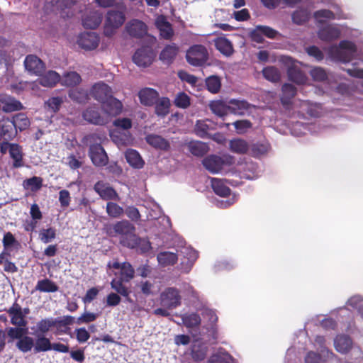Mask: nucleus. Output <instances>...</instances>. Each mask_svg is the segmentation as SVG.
<instances>
[{"mask_svg": "<svg viewBox=\"0 0 363 363\" xmlns=\"http://www.w3.org/2000/svg\"><path fill=\"white\" fill-rule=\"evenodd\" d=\"M106 211L108 216L114 218L121 217L124 213V210L121 206L116 203L111 201L107 203Z\"/></svg>", "mask_w": 363, "mask_h": 363, "instance_id": "nucleus-53", "label": "nucleus"}, {"mask_svg": "<svg viewBox=\"0 0 363 363\" xmlns=\"http://www.w3.org/2000/svg\"><path fill=\"white\" fill-rule=\"evenodd\" d=\"M125 281L114 278L111 281V289L116 291V294L123 296L125 301L128 303H133V299L130 298V290L124 284Z\"/></svg>", "mask_w": 363, "mask_h": 363, "instance_id": "nucleus-23", "label": "nucleus"}, {"mask_svg": "<svg viewBox=\"0 0 363 363\" xmlns=\"http://www.w3.org/2000/svg\"><path fill=\"white\" fill-rule=\"evenodd\" d=\"M334 346L338 352L346 354L351 350L352 341L348 335H339L334 340Z\"/></svg>", "mask_w": 363, "mask_h": 363, "instance_id": "nucleus-24", "label": "nucleus"}, {"mask_svg": "<svg viewBox=\"0 0 363 363\" xmlns=\"http://www.w3.org/2000/svg\"><path fill=\"white\" fill-rule=\"evenodd\" d=\"M125 30L133 38H142L147 34V27L143 21L133 19L126 24Z\"/></svg>", "mask_w": 363, "mask_h": 363, "instance_id": "nucleus-11", "label": "nucleus"}, {"mask_svg": "<svg viewBox=\"0 0 363 363\" xmlns=\"http://www.w3.org/2000/svg\"><path fill=\"white\" fill-rule=\"evenodd\" d=\"M82 118L89 123L104 125L107 123V120L101 116L99 108L89 106L82 113Z\"/></svg>", "mask_w": 363, "mask_h": 363, "instance_id": "nucleus-14", "label": "nucleus"}, {"mask_svg": "<svg viewBox=\"0 0 363 363\" xmlns=\"http://www.w3.org/2000/svg\"><path fill=\"white\" fill-rule=\"evenodd\" d=\"M208 363H233V359L228 353H220L213 354L209 358Z\"/></svg>", "mask_w": 363, "mask_h": 363, "instance_id": "nucleus-58", "label": "nucleus"}, {"mask_svg": "<svg viewBox=\"0 0 363 363\" xmlns=\"http://www.w3.org/2000/svg\"><path fill=\"white\" fill-rule=\"evenodd\" d=\"M210 108L213 113L218 116L227 115L229 111L228 106L222 101H215L210 104Z\"/></svg>", "mask_w": 363, "mask_h": 363, "instance_id": "nucleus-52", "label": "nucleus"}, {"mask_svg": "<svg viewBox=\"0 0 363 363\" xmlns=\"http://www.w3.org/2000/svg\"><path fill=\"white\" fill-rule=\"evenodd\" d=\"M13 123L16 131L22 132L28 129L30 125V122L28 116L23 113H18L10 118Z\"/></svg>", "mask_w": 363, "mask_h": 363, "instance_id": "nucleus-36", "label": "nucleus"}, {"mask_svg": "<svg viewBox=\"0 0 363 363\" xmlns=\"http://www.w3.org/2000/svg\"><path fill=\"white\" fill-rule=\"evenodd\" d=\"M35 289L40 292L53 293L57 291L59 287L53 281L45 278L37 282Z\"/></svg>", "mask_w": 363, "mask_h": 363, "instance_id": "nucleus-38", "label": "nucleus"}, {"mask_svg": "<svg viewBox=\"0 0 363 363\" xmlns=\"http://www.w3.org/2000/svg\"><path fill=\"white\" fill-rule=\"evenodd\" d=\"M113 125L123 130H128L132 128V121L128 118H119L116 119Z\"/></svg>", "mask_w": 363, "mask_h": 363, "instance_id": "nucleus-63", "label": "nucleus"}, {"mask_svg": "<svg viewBox=\"0 0 363 363\" xmlns=\"http://www.w3.org/2000/svg\"><path fill=\"white\" fill-rule=\"evenodd\" d=\"M60 81V76L55 71H49L39 79V83L46 87H53Z\"/></svg>", "mask_w": 363, "mask_h": 363, "instance_id": "nucleus-39", "label": "nucleus"}, {"mask_svg": "<svg viewBox=\"0 0 363 363\" xmlns=\"http://www.w3.org/2000/svg\"><path fill=\"white\" fill-rule=\"evenodd\" d=\"M215 47L226 57L231 56L234 52L232 43L224 37H220L215 40Z\"/></svg>", "mask_w": 363, "mask_h": 363, "instance_id": "nucleus-32", "label": "nucleus"}, {"mask_svg": "<svg viewBox=\"0 0 363 363\" xmlns=\"http://www.w3.org/2000/svg\"><path fill=\"white\" fill-rule=\"evenodd\" d=\"M270 145L268 143H257L250 147V155L254 157H259L265 155L269 150Z\"/></svg>", "mask_w": 363, "mask_h": 363, "instance_id": "nucleus-51", "label": "nucleus"}, {"mask_svg": "<svg viewBox=\"0 0 363 363\" xmlns=\"http://www.w3.org/2000/svg\"><path fill=\"white\" fill-rule=\"evenodd\" d=\"M125 13L121 11L111 9L106 15L104 33L107 37L112 36L116 30L125 22Z\"/></svg>", "mask_w": 363, "mask_h": 363, "instance_id": "nucleus-3", "label": "nucleus"}, {"mask_svg": "<svg viewBox=\"0 0 363 363\" xmlns=\"http://www.w3.org/2000/svg\"><path fill=\"white\" fill-rule=\"evenodd\" d=\"M153 60V52L150 48L143 47L138 49L133 56V61L140 67H146Z\"/></svg>", "mask_w": 363, "mask_h": 363, "instance_id": "nucleus-9", "label": "nucleus"}, {"mask_svg": "<svg viewBox=\"0 0 363 363\" xmlns=\"http://www.w3.org/2000/svg\"><path fill=\"white\" fill-rule=\"evenodd\" d=\"M108 267L109 268L120 269V277L118 279L124 280L125 282L130 281L135 277V269L130 263L128 262L123 263L114 262L112 264L108 263Z\"/></svg>", "mask_w": 363, "mask_h": 363, "instance_id": "nucleus-13", "label": "nucleus"}, {"mask_svg": "<svg viewBox=\"0 0 363 363\" xmlns=\"http://www.w3.org/2000/svg\"><path fill=\"white\" fill-rule=\"evenodd\" d=\"M98 315L94 313L84 312L77 319V324L89 323L96 320Z\"/></svg>", "mask_w": 363, "mask_h": 363, "instance_id": "nucleus-64", "label": "nucleus"}, {"mask_svg": "<svg viewBox=\"0 0 363 363\" xmlns=\"http://www.w3.org/2000/svg\"><path fill=\"white\" fill-rule=\"evenodd\" d=\"M202 164L210 172L216 174L222 169L224 162L220 157L211 155L205 157L202 161Z\"/></svg>", "mask_w": 363, "mask_h": 363, "instance_id": "nucleus-20", "label": "nucleus"}, {"mask_svg": "<svg viewBox=\"0 0 363 363\" xmlns=\"http://www.w3.org/2000/svg\"><path fill=\"white\" fill-rule=\"evenodd\" d=\"M281 92V102L284 106H286L291 104V100L296 96L297 90L294 85L285 83L282 85Z\"/></svg>", "mask_w": 363, "mask_h": 363, "instance_id": "nucleus-33", "label": "nucleus"}, {"mask_svg": "<svg viewBox=\"0 0 363 363\" xmlns=\"http://www.w3.org/2000/svg\"><path fill=\"white\" fill-rule=\"evenodd\" d=\"M9 156L13 160L12 167L18 169L24 166L23 147L18 143L11 145Z\"/></svg>", "mask_w": 363, "mask_h": 363, "instance_id": "nucleus-22", "label": "nucleus"}, {"mask_svg": "<svg viewBox=\"0 0 363 363\" xmlns=\"http://www.w3.org/2000/svg\"><path fill=\"white\" fill-rule=\"evenodd\" d=\"M357 52V47L355 44L349 40H342L339 43V49L335 50V57L341 62H350L355 53Z\"/></svg>", "mask_w": 363, "mask_h": 363, "instance_id": "nucleus-6", "label": "nucleus"}, {"mask_svg": "<svg viewBox=\"0 0 363 363\" xmlns=\"http://www.w3.org/2000/svg\"><path fill=\"white\" fill-rule=\"evenodd\" d=\"M158 263L162 267L173 266L178 261V256L176 253L164 251L157 255Z\"/></svg>", "mask_w": 363, "mask_h": 363, "instance_id": "nucleus-34", "label": "nucleus"}, {"mask_svg": "<svg viewBox=\"0 0 363 363\" xmlns=\"http://www.w3.org/2000/svg\"><path fill=\"white\" fill-rule=\"evenodd\" d=\"M156 26L160 30V34L162 38L170 40L174 35L172 26L167 21L164 16H160L157 18Z\"/></svg>", "mask_w": 363, "mask_h": 363, "instance_id": "nucleus-21", "label": "nucleus"}, {"mask_svg": "<svg viewBox=\"0 0 363 363\" xmlns=\"http://www.w3.org/2000/svg\"><path fill=\"white\" fill-rule=\"evenodd\" d=\"M125 157L127 162L133 168L141 169L145 164L144 160L135 150H127L125 153Z\"/></svg>", "mask_w": 363, "mask_h": 363, "instance_id": "nucleus-28", "label": "nucleus"}, {"mask_svg": "<svg viewBox=\"0 0 363 363\" xmlns=\"http://www.w3.org/2000/svg\"><path fill=\"white\" fill-rule=\"evenodd\" d=\"M102 21V16L98 11L89 13L82 19V25L85 28L96 29Z\"/></svg>", "mask_w": 363, "mask_h": 363, "instance_id": "nucleus-27", "label": "nucleus"}, {"mask_svg": "<svg viewBox=\"0 0 363 363\" xmlns=\"http://www.w3.org/2000/svg\"><path fill=\"white\" fill-rule=\"evenodd\" d=\"M312 79L316 82H324L328 79L325 70L321 67H316L310 71Z\"/></svg>", "mask_w": 363, "mask_h": 363, "instance_id": "nucleus-60", "label": "nucleus"}, {"mask_svg": "<svg viewBox=\"0 0 363 363\" xmlns=\"http://www.w3.org/2000/svg\"><path fill=\"white\" fill-rule=\"evenodd\" d=\"M207 90L212 94H217L221 88L220 78L216 75H211L206 79Z\"/></svg>", "mask_w": 363, "mask_h": 363, "instance_id": "nucleus-48", "label": "nucleus"}, {"mask_svg": "<svg viewBox=\"0 0 363 363\" xmlns=\"http://www.w3.org/2000/svg\"><path fill=\"white\" fill-rule=\"evenodd\" d=\"M17 135L16 128L9 118H4L0 121V141L13 140Z\"/></svg>", "mask_w": 363, "mask_h": 363, "instance_id": "nucleus-15", "label": "nucleus"}, {"mask_svg": "<svg viewBox=\"0 0 363 363\" xmlns=\"http://www.w3.org/2000/svg\"><path fill=\"white\" fill-rule=\"evenodd\" d=\"M229 146L232 152L238 154H245L250 148L247 142L240 138L231 140Z\"/></svg>", "mask_w": 363, "mask_h": 363, "instance_id": "nucleus-43", "label": "nucleus"}, {"mask_svg": "<svg viewBox=\"0 0 363 363\" xmlns=\"http://www.w3.org/2000/svg\"><path fill=\"white\" fill-rule=\"evenodd\" d=\"M52 327H54L53 318H44L37 323L36 332L41 333L40 335H44Z\"/></svg>", "mask_w": 363, "mask_h": 363, "instance_id": "nucleus-56", "label": "nucleus"}, {"mask_svg": "<svg viewBox=\"0 0 363 363\" xmlns=\"http://www.w3.org/2000/svg\"><path fill=\"white\" fill-rule=\"evenodd\" d=\"M147 143L163 151H168L170 149V143L165 138L158 135H148L146 137Z\"/></svg>", "mask_w": 363, "mask_h": 363, "instance_id": "nucleus-25", "label": "nucleus"}, {"mask_svg": "<svg viewBox=\"0 0 363 363\" xmlns=\"http://www.w3.org/2000/svg\"><path fill=\"white\" fill-rule=\"evenodd\" d=\"M54 327L62 333H67L69 329V326L72 325L74 322V318L71 315H64L60 318H53Z\"/></svg>", "mask_w": 363, "mask_h": 363, "instance_id": "nucleus-40", "label": "nucleus"}, {"mask_svg": "<svg viewBox=\"0 0 363 363\" xmlns=\"http://www.w3.org/2000/svg\"><path fill=\"white\" fill-rule=\"evenodd\" d=\"M233 125L239 134L245 133L247 129L252 127V123L248 120H238L235 121Z\"/></svg>", "mask_w": 363, "mask_h": 363, "instance_id": "nucleus-62", "label": "nucleus"}, {"mask_svg": "<svg viewBox=\"0 0 363 363\" xmlns=\"http://www.w3.org/2000/svg\"><path fill=\"white\" fill-rule=\"evenodd\" d=\"M101 108L106 115L116 117L122 113L123 105L120 100L112 96L101 104Z\"/></svg>", "mask_w": 363, "mask_h": 363, "instance_id": "nucleus-16", "label": "nucleus"}, {"mask_svg": "<svg viewBox=\"0 0 363 363\" xmlns=\"http://www.w3.org/2000/svg\"><path fill=\"white\" fill-rule=\"evenodd\" d=\"M94 189L103 200H119L118 193L108 184L99 181L94 184Z\"/></svg>", "mask_w": 363, "mask_h": 363, "instance_id": "nucleus-12", "label": "nucleus"}, {"mask_svg": "<svg viewBox=\"0 0 363 363\" xmlns=\"http://www.w3.org/2000/svg\"><path fill=\"white\" fill-rule=\"evenodd\" d=\"M252 108V105L246 100L230 99L229 101V112L238 116H243Z\"/></svg>", "mask_w": 363, "mask_h": 363, "instance_id": "nucleus-19", "label": "nucleus"}, {"mask_svg": "<svg viewBox=\"0 0 363 363\" xmlns=\"http://www.w3.org/2000/svg\"><path fill=\"white\" fill-rule=\"evenodd\" d=\"M35 341L33 338L28 335H23L16 343V347L23 353H26L33 348Z\"/></svg>", "mask_w": 363, "mask_h": 363, "instance_id": "nucleus-44", "label": "nucleus"}, {"mask_svg": "<svg viewBox=\"0 0 363 363\" xmlns=\"http://www.w3.org/2000/svg\"><path fill=\"white\" fill-rule=\"evenodd\" d=\"M138 97L140 103L146 106H152L156 102L159 97V93L157 90L145 87L140 90Z\"/></svg>", "mask_w": 363, "mask_h": 363, "instance_id": "nucleus-18", "label": "nucleus"}, {"mask_svg": "<svg viewBox=\"0 0 363 363\" xmlns=\"http://www.w3.org/2000/svg\"><path fill=\"white\" fill-rule=\"evenodd\" d=\"M188 150L194 156L201 157L208 151V145L201 141L192 140L186 144Z\"/></svg>", "mask_w": 363, "mask_h": 363, "instance_id": "nucleus-31", "label": "nucleus"}, {"mask_svg": "<svg viewBox=\"0 0 363 363\" xmlns=\"http://www.w3.org/2000/svg\"><path fill=\"white\" fill-rule=\"evenodd\" d=\"M340 31L337 28L328 26L318 32V37L324 41H332L336 40L340 37Z\"/></svg>", "mask_w": 363, "mask_h": 363, "instance_id": "nucleus-35", "label": "nucleus"}, {"mask_svg": "<svg viewBox=\"0 0 363 363\" xmlns=\"http://www.w3.org/2000/svg\"><path fill=\"white\" fill-rule=\"evenodd\" d=\"M309 18L307 11L303 9L296 10L292 14V20L294 23L301 25L308 21Z\"/></svg>", "mask_w": 363, "mask_h": 363, "instance_id": "nucleus-59", "label": "nucleus"}, {"mask_svg": "<svg viewBox=\"0 0 363 363\" xmlns=\"http://www.w3.org/2000/svg\"><path fill=\"white\" fill-rule=\"evenodd\" d=\"M23 186L25 189H30L31 191L35 192L42 188L43 179L40 177L34 176L25 179L23 182Z\"/></svg>", "mask_w": 363, "mask_h": 363, "instance_id": "nucleus-49", "label": "nucleus"}, {"mask_svg": "<svg viewBox=\"0 0 363 363\" xmlns=\"http://www.w3.org/2000/svg\"><path fill=\"white\" fill-rule=\"evenodd\" d=\"M82 142L89 145V156L96 167L106 166L108 161V155L101 145V139L96 134L86 135Z\"/></svg>", "mask_w": 363, "mask_h": 363, "instance_id": "nucleus-2", "label": "nucleus"}, {"mask_svg": "<svg viewBox=\"0 0 363 363\" xmlns=\"http://www.w3.org/2000/svg\"><path fill=\"white\" fill-rule=\"evenodd\" d=\"M314 18L320 23H323L322 18L334 19L335 13L328 9H320L316 11L313 14Z\"/></svg>", "mask_w": 363, "mask_h": 363, "instance_id": "nucleus-61", "label": "nucleus"}, {"mask_svg": "<svg viewBox=\"0 0 363 363\" xmlns=\"http://www.w3.org/2000/svg\"><path fill=\"white\" fill-rule=\"evenodd\" d=\"M3 104L2 111L5 113H11L23 109V106L18 100L13 97H9L1 101Z\"/></svg>", "mask_w": 363, "mask_h": 363, "instance_id": "nucleus-41", "label": "nucleus"}, {"mask_svg": "<svg viewBox=\"0 0 363 363\" xmlns=\"http://www.w3.org/2000/svg\"><path fill=\"white\" fill-rule=\"evenodd\" d=\"M56 237V230L54 228L42 229L39 233V238L43 243H48Z\"/></svg>", "mask_w": 363, "mask_h": 363, "instance_id": "nucleus-57", "label": "nucleus"}, {"mask_svg": "<svg viewBox=\"0 0 363 363\" xmlns=\"http://www.w3.org/2000/svg\"><path fill=\"white\" fill-rule=\"evenodd\" d=\"M119 236V243L128 249L135 250L140 254L148 252L151 249V242L147 238H140L135 233V227L130 221L122 220L112 225L109 235Z\"/></svg>", "mask_w": 363, "mask_h": 363, "instance_id": "nucleus-1", "label": "nucleus"}, {"mask_svg": "<svg viewBox=\"0 0 363 363\" xmlns=\"http://www.w3.org/2000/svg\"><path fill=\"white\" fill-rule=\"evenodd\" d=\"M160 304L167 309H174L182 304L180 291L175 287H167L160 296Z\"/></svg>", "mask_w": 363, "mask_h": 363, "instance_id": "nucleus-5", "label": "nucleus"}, {"mask_svg": "<svg viewBox=\"0 0 363 363\" xmlns=\"http://www.w3.org/2000/svg\"><path fill=\"white\" fill-rule=\"evenodd\" d=\"M207 122V121L199 120L195 125L194 132L196 135L201 138L208 137V131L213 129V127Z\"/></svg>", "mask_w": 363, "mask_h": 363, "instance_id": "nucleus-50", "label": "nucleus"}, {"mask_svg": "<svg viewBox=\"0 0 363 363\" xmlns=\"http://www.w3.org/2000/svg\"><path fill=\"white\" fill-rule=\"evenodd\" d=\"M182 320L184 325L189 328L199 327L201 323V318L200 315L196 313L184 314L182 315Z\"/></svg>", "mask_w": 363, "mask_h": 363, "instance_id": "nucleus-46", "label": "nucleus"}, {"mask_svg": "<svg viewBox=\"0 0 363 363\" xmlns=\"http://www.w3.org/2000/svg\"><path fill=\"white\" fill-rule=\"evenodd\" d=\"M186 59L192 66L202 67L208 60V52L203 45H194L186 51Z\"/></svg>", "mask_w": 363, "mask_h": 363, "instance_id": "nucleus-4", "label": "nucleus"}, {"mask_svg": "<svg viewBox=\"0 0 363 363\" xmlns=\"http://www.w3.org/2000/svg\"><path fill=\"white\" fill-rule=\"evenodd\" d=\"M263 77L272 82H278L281 79V74L278 68L274 66H268L262 69Z\"/></svg>", "mask_w": 363, "mask_h": 363, "instance_id": "nucleus-47", "label": "nucleus"}, {"mask_svg": "<svg viewBox=\"0 0 363 363\" xmlns=\"http://www.w3.org/2000/svg\"><path fill=\"white\" fill-rule=\"evenodd\" d=\"M24 66L28 72L37 76H42L45 69L44 62L34 55H28L26 57Z\"/></svg>", "mask_w": 363, "mask_h": 363, "instance_id": "nucleus-8", "label": "nucleus"}, {"mask_svg": "<svg viewBox=\"0 0 363 363\" xmlns=\"http://www.w3.org/2000/svg\"><path fill=\"white\" fill-rule=\"evenodd\" d=\"M30 214L33 220H34V222H31V223L29 225V228H26L27 230H33L36 227L37 220L42 219L43 215L42 212L40 210V208L37 203H33L31 205Z\"/></svg>", "mask_w": 363, "mask_h": 363, "instance_id": "nucleus-54", "label": "nucleus"}, {"mask_svg": "<svg viewBox=\"0 0 363 363\" xmlns=\"http://www.w3.org/2000/svg\"><path fill=\"white\" fill-rule=\"evenodd\" d=\"M179 47L175 43L167 45L160 54V60L166 64H171L176 57Z\"/></svg>", "mask_w": 363, "mask_h": 363, "instance_id": "nucleus-26", "label": "nucleus"}, {"mask_svg": "<svg viewBox=\"0 0 363 363\" xmlns=\"http://www.w3.org/2000/svg\"><path fill=\"white\" fill-rule=\"evenodd\" d=\"M155 113L157 116L164 118L169 113L170 100L167 97H161L156 100L155 103Z\"/></svg>", "mask_w": 363, "mask_h": 363, "instance_id": "nucleus-30", "label": "nucleus"}, {"mask_svg": "<svg viewBox=\"0 0 363 363\" xmlns=\"http://www.w3.org/2000/svg\"><path fill=\"white\" fill-rule=\"evenodd\" d=\"M289 79L297 84H304L308 80L306 74L298 67L291 66L287 70Z\"/></svg>", "mask_w": 363, "mask_h": 363, "instance_id": "nucleus-29", "label": "nucleus"}, {"mask_svg": "<svg viewBox=\"0 0 363 363\" xmlns=\"http://www.w3.org/2000/svg\"><path fill=\"white\" fill-rule=\"evenodd\" d=\"M99 40V36L95 32H84L79 35L77 44L84 50H92L98 47Z\"/></svg>", "mask_w": 363, "mask_h": 363, "instance_id": "nucleus-7", "label": "nucleus"}, {"mask_svg": "<svg viewBox=\"0 0 363 363\" xmlns=\"http://www.w3.org/2000/svg\"><path fill=\"white\" fill-rule=\"evenodd\" d=\"M52 343L50 339L45 335H37V338L34 345V352L38 353L41 352H47L52 350Z\"/></svg>", "mask_w": 363, "mask_h": 363, "instance_id": "nucleus-42", "label": "nucleus"}, {"mask_svg": "<svg viewBox=\"0 0 363 363\" xmlns=\"http://www.w3.org/2000/svg\"><path fill=\"white\" fill-rule=\"evenodd\" d=\"M190 97L185 92L178 93L174 100V104L180 108H186L190 106Z\"/></svg>", "mask_w": 363, "mask_h": 363, "instance_id": "nucleus-55", "label": "nucleus"}, {"mask_svg": "<svg viewBox=\"0 0 363 363\" xmlns=\"http://www.w3.org/2000/svg\"><path fill=\"white\" fill-rule=\"evenodd\" d=\"M91 95L93 98L100 102L101 104L109 98L113 96L112 89L104 82H99L93 86Z\"/></svg>", "mask_w": 363, "mask_h": 363, "instance_id": "nucleus-10", "label": "nucleus"}, {"mask_svg": "<svg viewBox=\"0 0 363 363\" xmlns=\"http://www.w3.org/2000/svg\"><path fill=\"white\" fill-rule=\"evenodd\" d=\"M6 312L11 317V324L18 327H24L26 325L27 322L24 318L21 306L18 303L14 302L12 306L6 310Z\"/></svg>", "mask_w": 363, "mask_h": 363, "instance_id": "nucleus-17", "label": "nucleus"}, {"mask_svg": "<svg viewBox=\"0 0 363 363\" xmlns=\"http://www.w3.org/2000/svg\"><path fill=\"white\" fill-rule=\"evenodd\" d=\"M211 186L214 193L219 196L228 197L230 195V189L225 184L222 179L213 178L211 179Z\"/></svg>", "mask_w": 363, "mask_h": 363, "instance_id": "nucleus-37", "label": "nucleus"}, {"mask_svg": "<svg viewBox=\"0 0 363 363\" xmlns=\"http://www.w3.org/2000/svg\"><path fill=\"white\" fill-rule=\"evenodd\" d=\"M81 81V76L77 72H69L63 75L61 84L68 87H73L79 84Z\"/></svg>", "mask_w": 363, "mask_h": 363, "instance_id": "nucleus-45", "label": "nucleus"}]
</instances>
